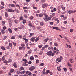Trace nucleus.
<instances>
[{"mask_svg": "<svg viewBox=\"0 0 76 76\" xmlns=\"http://www.w3.org/2000/svg\"><path fill=\"white\" fill-rule=\"evenodd\" d=\"M43 15L45 17L43 18L44 20H45V22H48V21H49V20H50L51 19V18L50 17H48V16L47 15V13H44Z\"/></svg>", "mask_w": 76, "mask_h": 76, "instance_id": "1", "label": "nucleus"}, {"mask_svg": "<svg viewBox=\"0 0 76 76\" xmlns=\"http://www.w3.org/2000/svg\"><path fill=\"white\" fill-rule=\"evenodd\" d=\"M63 60V57L62 56H60V58H58L56 59L57 61L58 62H61V60Z\"/></svg>", "mask_w": 76, "mask_h": 76, "instance_id": "2", "label": "nucleus"}, {"mask_svg": "<svg viewBox=\"0 0 76 76\" xmlns=\"http://www.w3.org/2000/svg\"><path fill=\"white\" fill-rule=\"evenodd\" d=\"M51 53H52V51H50L47 52L46 54L48 56H51Z\"/></svg>", "mask_w": 76, "mask_h": 76, "instance_id": "3", "label": "nucleus"}, {"mask_svg": "<svg viewBox=\"0 0 76 76\" xmlns=\"http://www.w3.org/2000/svg\"><path fill=\"white\" fill-rule=\"evenodd\" d=\"M35 69V67L34 66H31V67H30L29 69V70L31 71H33V70H34Z\"/></svg>", "mask_w": 76, "mask_h": 76, "instance_id": "4", "label": "nucleus"}, {"mask_svg": "<svg viewBox=\"0 0 76 76\" xmlns=\"http://www.w3.org/2000/svg\"><path fill=\"white\" fill-rule=\"evenodd\" d=\"M42 8L45 9V7H47V4L45 3H44L42 5Z\"/></svg>", "mask_w": 76, "mask_h": 76, "instance_id": "5", "label": "nucleus"}, {"mask_svg": "<svg viewBox=\"0 0 76 76\" xmlns=\"http://www.w3.org/2000/svg\"><path fill=\"white\" fill-rule=\"evenodd\" d=\"M53 29L57 30V31H61V30L58 28V27H53Z\"/></svg>", "mask_w": 76, "mask_h": 76, "instance_id": "6", "label": "nucleus"}, {"mask_svg": "<svg viewBox=\"0 0 76 76\" xmlns=\"http://www.w3.org/2000/svg\"><path fill=\"white\" fill-rule=\"evenodd\" d=\"M54 20L55 21L57 22V23H60V21H59V20H58V18H56L54 19Z\"/></svg>", "mask_w": 76, "mask_h": 76, "instance_id": "7", "label": "nucleus"}, {"mask_svg": "<svg viewBox=\"0 0 76 76\" xmlns=\"http://www.w3.org/2000/svg\"><path fill=\"white\" fill-rule=\"evenodd\" d=\"M22 61H24L25 63H28V61H27V60L25 59H23L22 60Z\"/></svg>", "mask_w": 76, "mask_h": 76, "instance_id": "8", "label": "nucleus"}, {"mask_svg": "<svg viewBox=\"0 0 76 76\" xmlns=\"http://www.w3.org/2000/svg\"><path fill=\"white\" fill-rule=\"evenodd\" d=\"M35 37H33V38H31L30 39V40L31 41H33V42H34V41H35Z\"/></svg>", "mask_w": 76, "mask_h": 76, "instance_id": "9", "label": "nucleus"}, {"mask_svg": "<svg viewBox=\"0 0 76 76\" xmlns=\"http://www.w3.org/2000/svg\"><path fill=\"white\" fill-rule=\"evenodd\" d=\"M45 69L44 68L43 69V71L42 73V75H44V74H45Z\"/></svg>", "mask_w": 76, "mask_h": 76, "instance_id": "10", "label": "nucleus"}, {"mask_svg": "<svg viewBox=\"0 0 76 76\" xmlns=\"http://www.w3.org/2000/svg\"><path fill=\"white\" fill-rule=\"evenodd\" d=\"M39 37H38L37 38H36V39H35V42H38V41H39Z\"/></svg>", "mask_w": 76, "mask_h": 76, "instance_id": "11", "label": "nucleus"}, {"mask_svg": "<svg viewBox=\"0 0 76 76\" xmlns=\"http://www.w3.org/2000/svg\"><path fill=\"white\" fill-rule=\"evenodd\" d=\"M15 71V69H11L10 70V72L12 73H13V72Z\"/></svg>", "mask_w": 76, "mask_h": 76, "instance_id": "12", "label": "nucleus"}, {"mask_svg": "<svg viewBox=\"0 0 76 76\" xmlns=\"http://www.w3.org/2000/svg\"><path fill=\"white\" fill-rule=\"evenodd\" d=\"M44 22H40V24L41 26H43V25H44Z\"/></svg>", "mask_w": 76, "mask_h": 76, "instance_id": "13", "label": "nucleus"}, {"mask_svg": "<svg viewBox=\"0 0 76 76\" xmlns=\"http://www.w3.org/2000/svg\"><path fill=\"white\" fill-rule=\"evenodd\" d=\"M9 46H10L11 48H13V47L12 46L13 45L12 43H9Z\"/></svg>", "mask_w": 76, "mask_h": 76, "instance_id": "14", "label": "nucleus"}, {"mask_svg": "<svg viewBox=\"0 0 76 76\" xmlns=\"http://www.w3.org/2000/svg\"><path fill=\"white\" fill-rule=\"evenodd\" d=\"M55 15V13H53L52 15H50V18H53V16H54Z\"/></svg>", "mask_w": 76, "mask_h": 76, "instance_id": "15", "label": "nucleus"}, {"mask_svg": "<svg viewBox=\"0 0 76 76\" xmlns=\"http://www.w3.org/2000/svg\"><path fill=\"white\" fill-rule=\"evenodd\" d=\"M5 16L6 18H7V17H8V15L7 12H5Z\"/></svg>", "mask_w": 76, "mask_h": 76, "instance_id": "16", "label": "nucleus"}, {"mask_svg": "<svg viewBox=\"0 0 76 76\" xmlns=\"http://www.w3.org/2000/svg\"><path fill=\"white\" fill-rule=\"evenodd\" d=\"M22 22L23 23L25 24V23H26V20H23Z\"/></svg>", "mask_w": 76, "mask_h": 76, "instance_id": "17", "label": "nucleus"}, {"mask_svg": "<svg viewBox=\"0 0 76 76\" xmlns=\"http://www.w3.org/2000/svg\"><path fill=\"white\" fill-rule=\"evenodd\" d=\"M31 53H32V50L31 49H30L29 50L28 52V54H31Z\"/></svg>", "mask_w": 76, "mask_h": 76, "instance_id": "18", "label": "nucleus"}, {"mask_svg": "<svg viewBox=\"0 0 76 76\" xmlns=\"http://www.w3.org/2000/svg\"><path fill=\"white\" fill-rule=\"evenodd\" d=\"M30 58L31 60H34V57H33L32 56H31Z\"/></svg>", "mask_w": 76, "mask_h": 76, "instance_id": "19", "label": "nucleus"}, {"mask_svg": "<svg viewBox=\"0 0 76 76\" xmlns=\"http://www.w3.org/2000/svg\"><path fill=\"white\" fill-rule=\"evenodd\" d=\"M8 30L10 32V33H12V29H11V28H8Z\"/></svg>", "mask_w": 76, "mask_h": 76, "instance_id": "20", "label": "nucleus"}, {"mask_svg": "<svg viewBox=\"0 0 76 76\" xmlns=\"http://www.w3.org/2000/svg\"><path fill=\"white\" fill-rule=\"evenodd\" d=\"M34 17L33 16H31L29 17L30 19H31V20H32V19H34Z\"/></svg>", "mask_w": 76, "mask_h": 76, "instance_id": "21", "label": "nucleus"}, {"mask_svg": "<svg viewBox=\"0 0 76 76\" xmlns=\"http://www.w3.org/2000/svg\"><path fill=\"white\" fill-rule=\"evenodd\" d=\"M50 73V70H47L46 72L45 73V75H46V74H48V73Z\"/></svg>", "mask_w": 76, "mask_h": 76, "instance_id": "22", "label": "nucleus"}, {"mask_svg": "<svg viewBox=\"0 0 76 76\" xmlns=\"http://www.w3.org/2000/svg\"><path fill=\"white\" fill-rule=\"evenodd\" d=\"M1 32L3 34H5V31L4 30H3L2 29H1Z\"/></svg>", "mask_w": 76, "mask_h": 76, "instance_id": "23", "label": "nucleus"}, {"mask_svg": "<svg viewBox=\"0 0 76 76\" xmlns=\"http://www.w3.org/2000/svg\"><path fill=\"white\" fill-rule=\"evenodd\" d=\"M13 66L15 67V68H17V66L16 65V64L15 63L13 65Z\"/></svg>", "mask_w": 76, "mask_h": 76, "instance_id": "24", "label": "nucleus"}, {"mask_svg": "<svg viewBox=\"0 0 76 76\" xmlns=\"http://www.w3.org/2000/svg\"><path fill=\"white\" fill-rule=\"evenodd\" d=\"M25 73V71L24 70L22 71H21L20 72L21 74H24Z\"/></svg>", "mask_w": 76, "mask_h": 76, "instance_id": "25", "label": "nucleus"}, {"mask_svg": "<svg viewBox=\"0 0 76 76\" xmlns=\"http://www.w3.org/2000/svg\"><path fill=\"white\" fill-rule=\"evenodd\" d=\"M72 12V10H70L68 11V13L69 14H71Z\"/></svg>", "mask_w": 76, "mask_h": 76, "instance_id": "26", "label": "nucleus"}, {"mask_svg": "<svg viewBox=\"0 0 76 76\" xmlns=\"http://www.w3.org/2000/svg\"><path fill=\"white\" fill-rule=\"evenodd\" d=\"M1 49L3 50H4V51H5V50H6V49H5L4 47L3 46H2V47H1Z\"/></svg>", "mask_w": 76, "mask_h": 76, "instance_id": "27", "label": "nucleus"}, {"mask_svg": "<svg viewBox=\"0 0 76 76\" xmlns=\"http://www.w3.org/2000/svg\"><path fill=\"white\" fill-rule=\"evenodd\" d=\"M12 43L13 44V45L14 47H16V43H15L14 42H12Z\"/></svg>", "mask_w": 76, "mask_h": 76, "instance_id": "28", "label": "nucleus"}, {"mask_svg": "<svg viewBox=\"0 0 76 76\" xmlns=\"http://www.w3.org/2000/svg\"><path fill=\"white\" fill-rule=\"evenodd\" d=\"M23 38L24 40H25V39L26 38V35H24L23 36Z\"/></svg>", "mask_w": 76, "mask_h": 76, "instance_id": "29", "label": "nucleus"}, {"mask_svg": "<svg viewBox=\"0 0 76 76\" xmlns=\"http://www.w3.org/2000/svg\"><path fill=\"white\" fill-rule=\"evenodd\" d=\"M28 25L30 26H32V24H31V23L30 21H29Z\"/></svg>", "mask_w": 76, "mask_h": 76, "instance_id": "30", "label": "nucleus"}, {"mask_svg": "<svg viewBox=\"0 0 76 76\" xmlns=\"http://www.w3.org/2000/svg\"><path fill=\"white\" fill-rule=\"evenodd\" d=\"M39 16L40 18H41L43 16V14H39Z\"/></svg>", "mask_w": 76, "mask_h": 76, "instance_id": "31", "label": "nucleus"}, {"mask_svg": "<svg viewBox=\"0 0 76 76\" xmlns=\"http://www.w3.org/2000/svg\"><path fill=\"white\" fill-rule=\"evenodd\" d=\"M4 63H6V64H7V63H9V62H8V61H7V60H5L3 62Z\"/></svg>", "mask_w": 76, "mask_h": 76, "instance_id": "32", "label": "nucleus"}, {"mask_svg": "<svg viewBox=\"0 0 76 76\" xmlns=\"http://www.w3.org/2000/svg\"><path fill=\"white\" fill-rule=\"evenodd\" d=\"M66 45L69 48H71V46L67 44H66Z\"/></svg>", "mask_w": 76, "mask_h": 76, "instance_id": "33", "label": "nucleus"}, {"mask_svg": "<svg viewBox=\"0 0 76 76\" xmlns=\"http://www.w3.org/2000/svg\"><path fill=\"white\" fill-rule=\"evenodd\" d=\"M11 39H15V36H12L11 38Z\"/></svg>", "mask_w": 76, "mask_h": 76, "instance_id": "34", "label": "nucleus"}, {"mask_svg": "<svg viewBox=\"0 0 76 76\" xmlns=\"http://www.w3.org/2000/svg\"><path fill=\"white\" fill-rule=\"evenodd\" d=\"M42 45H38V47L39 48H41L42 47Z\"/></svg>", "mask_w": 76, "mask_h": 76, "instance_id": "35", "label": "nucleus"}, {"mask_svg": "<svg viewBox=\"0 0 76 76\" xmlns=\"http://www.w3.org/2000/svg\"><path fill=\"white\" fill-rule=\"evenodd\" d=\"M15 11L16 13H19V11L18 10V9H15Z\"/></svg>", "mask_w": 76, "mask_h": 76, "instance_id": "36", "label": "nucleus"}, {"mask_svg": "<svg viewBox=\"0 0 76 76\" xmlns=\"http://www.w3.org/2000/svg\"><path fill=\"white\" fill-rule=\"evenodd\" d=\"M14 22L16 23H19V21H18L17 20H15Z\"/></svg>", "mask_w": 76, "mask_h": 76, "instance_id": "37", "label": "nucleus"}, {"mask_svg": "<svg viewBox=\"0 0 76 76\" xmlns=\"http://www.w3.org/2000/svg\"><path fill=\"white\" fill-rule=\"evenodd\" d=\"M12 12V10L11 9H9L8 10V12Z\"/></svg>", "mask_w": 76, "mask_h": 76, "instance_id": "38", "label": "nucleus"}, {"mask_svg": "<svg viewBox=\"0 0 76 76\" xmlns=\"http://www.w3.org/2000/svg\"><path fill=\"white\" fill-rule=\"evenodd\" d=\"M70 32H73V28H71L70 30Z\"/></svg>", "mask_w": 76, "mask_h": 76, "instance_id": "39", "label": "nucleus"}, {"mask_svg": "<svg viewBox=\"0 0 76 76\" xmlns=\"http://www.w3.org/2000/svg\"><path fill=\"white\" fill-rule=\"evenodd\" d=\"M21 47H25V44L24 43L21 44Z\"/></svg>", "mask_w": 76, "mask_h": 76, "instance_id": "40", "label": "nucleus"}, {"mask_svg": "<svg viewBox=\"0 0 76 76\" xmlns=\"http://www.w3.org/2000/svg\"><path fill=\"white\" fill-rule=\"evenodd\" d=\"M20 19V20H23V17L22 16H20L19 17Z\"/></svg>", "mask_w": 76, "mask_h": 76, "instance_id": "41", "label": "nucleus"}, {"mask_svg": "<svg viewBox=\"0 0 76 76\" xmlns=\"http://www.w3.org/2000/svg\"><path fill=\"white\" fill-rule=\"evenodd\" d=\"M4 7L0 5V9H4Z\"/></svg>", "mask_w": 76, "mask_h": 76, "instance_id": "42", "label": "nucleus"}, {"mask_svg": "<svg viewBox=\"0 0 76 76\" xmlns=\"http://www.w3.org/2000/svg\"><path fill=\"white\" fill-rule=\"evenodd\" d=\"M62 10H63V11H65L66 10V8H65V7H63L62 8Z\"/></svg>", "mask_w": 76, "mask_h": 76, "instance_id": "43", "label": "nucleus"}, {"mask_svg": "<svg viewBox=\"0 0 76 76\" xmlns=\"http://www.w3.org/2000/svg\"><path fill=\"white\" fill-rule=\"evenodd\" d=\"M44 65V64L43 63H41L40 64V66H43Z\"/></svg>", "mask_w": 76, "mask_h": 76, "instance_id": "44", "label": "nucleus"}, {"mask_svg": "<svg viewBox=\"0 0 76 76\" xmlns=\"http://www.w3.org/2000/svg\"><path fill=\"white\" fill-rule=\"evenodd\" d=\"M7 36H4V39H3V40H6V38H7Z\"/></svg>", "mask_w": 76, "mask_h": 76, "instance_id": "45", "label": "nucleus"}, {"mask_svg": "<svg viewBox=\"0 0 76 76\" xmlns=\"http://www.w3.org/2000/svg\"><path fill=\"white\" fill-rule=\"evenodd\" d=\"M34 35V33H31L30 34V36L31 37H32V35Z\"/></svg>", "mask_w": 76, "mask_h": 76, "instance_id": "46", "label": "nucleus"}, {"mask_svg": "<svg viewBox=\"0 0 76 76\" xmlns=\"http://www.w3.org/2000/svg\"><path fill=\"white\" fill-rule=\"evenodd\" d=\"M24 40H25V43H27V42H28V39H25Z\"/></svg>", "mask_w": 76, "mask_h": 76, "instance_id": "47", "label": "nucleus"}, {"mask_svg": "<svg viewBox=\"0 0 76 76\" xmlns=\"http://www.w3.org/2000/svg\"><path fill=\"white\" fill-rule=\"evenodd\" d=\"M20 69L21 70H24V68H23V67H20Z\"/></svg>", "mask_w": 76, "mask_h": 76, "instance_id": "48", "label": "nucleus"}, {"mask_svg": "<svg viewBox=\"0 0 76 76\" xmlns=\"http://www.w3.org/2000/svg\"><path fill=\"white\" fill-rule=\"evenodd\" d=\"M54 55H55V53H54V52H53L51 53V56H53Z\"/></svg>", "mask_w": 76, "mask_h": 76, "instance_id": "49", "label": "nucleus"}, {"mask_svg": "<svg viewBox=\"0 0 76 76\" xmlns=\"http://www.w3.org/2000/svg\"><path fill=\"white\" fill-rule=\"evenodd\" d=\"M69 69L70 71H71V72H73V68H72L69 67Z\"/></svg>", "mask_w": 76, "mask_h": 76, "instance_id": "50", "label": "nucleus"}, {"mask_svg": "<svg viewBox=\"0 0 76 76\" xmlns=\"http://www.w3.org/2000/svg\"><path fill=\"white\" fill-rule=\"evenodd\" d=\"M1 4L2 6H4V3L3 2H1Z\"/></svg>", "mask_w": 76, "mask_h": 76, "instance_id": "51", "label": "nucleus"}, {"mask_svg": "<svg viewBox=\"0 0 76 76\" xmlns=\"http://www.w3.org/2000/svg\"><path fill=\"white\" fill-rule=\"evenodd\" d=\"M37 29L39 30V29H41V27L39 26V27H37Z\"/></svg>", "mask_w": 76, "mask_h": 76, "instance_id": "52", "label": "nucleus"}, {"mask_svg": "<svg viewBox=\"0 0 76 76\" xmlns=\"http://www.w3.org/2000/svg\"><path fill=\"white\" fill-rule=\"evenodd\" d=\"M36 63L37 64H38V63H39V60L38 59L36 60Z\"/></svg>", "mask_w": 76, "mask_h": 76, "instance_id": "53", "label": "nucleus"}, {"mask_svg": "<svg viewBox=\"0 0 76 76\" xmlns=\"http://www.w3.org/2000/svg\"><path fill=\"white\" fill-rule=\"evenodd\" d=\"M45 48H47L48 47V45H45L44 47Z\"/></svg>", "mask_w": 76, "mask_h": 76, "instance_id": "54", "label": "nucleus"}, {"mask_svg": "<svg viewBox=\"0 0 76 76\" xmlns=\"http://www.w3.org/2000/svg\"><path fill=\"white\" fill-rule=\"evenodd\" d=\"M54 45H55V46H56V47H58V44L57 43H55L54 44Z\"/></svg>", "mask_w": 76, "mask_h": 76, "instance_id": "55", "label": "nucleus"}, {"mask_svg": "<svg viewBox=\"0 0 76 76\" xmlns=\"http://www.w3.org/2000/svg\"><path fill=\"white\" fill-rule=\"evenodd\" d=\"M24 10H26V9H27V7H24L23 8Z\"/></svg>", "mask_w": 76, "mask_h": 76, "instance_id": "56", "label": "nucleus"}, {"mask_svg": "<svg viewBox=\"0 0 76 76\" xmlns=\"http://www.w3.org/2000/svg\"><path fill=\"white\" fill-rule=\"evenodd\" d=\"M49 23L50 24V25H53V24H54L53 23V22H50Z\"/></svg>", "mask_w": 76, "mask_h": 76, "instance_id": "57", "label": "nucleus"}, {"mask_svg": "<svg viewBox=\"0 0 76 76\" xmlns=\"http://www.w3.org/2000/svg\"><path fill=\"white\" fill-rule=\"evenodd\" d=\"M21 26L23 29H24L25 28V26L24 25H22Z\"/></svg>", "mask_w": 76, "mask_h": 76, "instance_id": "58", "label": "nucleus"}, {"mask_svg": "<svg viewBox=\"0 0 76 76\" xmlns=\"http://www.w3.org/2000/svg\"><path fill=\"white\" fill-rule=\"evenodd\" d=\"M8 62H12V60L11 59H9L8 60Z\"/></svg>", "mask_w": 76, "mask_h": 76, "instance_id": "59", "label": "nucleus"}, {"mask_svg": "<svg viewBox=\"0 0 76 76\" xmlns=\"http://www.w3.org/2000/svg\"><path fill=\"white\" fill-rule=\"evenodd\" d=\"M63 69L64 70L65 72H66V71H67V69L66 68H64Z\"/></svg>", "mask_w": 76, "mask_h": 76, "instance_id": "60", "label": "nucleus"}, {"mask_svg": "<svg viewBox=\"0 0 76 76\" xmlns=\"http://www.w3.org/2000/svg\"><path fill=\"white\" fill-rule=\"evenodd\" d=\"M19 37L21 39L22 38V35H19Z\"/></svg>", "mask_w": 76, "mask_h": 76, "instance_id": "61", "label": "nucleus"}, {"mask_svg": "<svg viewBox=\"0 0 76 76\" xmlns=\"http://www.w3.org/2000/svg\"><path fill=\"white\" fill-rule=\"evenodd\" d=\"M23 64V65H24V66H28V64H26V63H24V64Z\"/></svg>", "mask_w": 76, "mask_h": 76, "instance_id": "62", "label": "nucleus"}, {"mask_svg": "<svg viewBox=\"0 0 76 76\" xmlns=\"http://www.w3.org/2000/svg\"><path fill=\"white\" fill-rule=\"evenodd\" d=\"M30 45L32 46V45H35V43H33V44L31 43L30 44Z\"/></svg>", "mask_w": 76, "mask_h": 76, "instance_id": "63", "label": "nucleus"}, {"mask_svg": "<svg viewBox=\"0 0 76 76\" xmlns=\"http://www.w3.org/2000/svg\"><path fill=\"white\" fill-rule=\"evenodd\" d=\"M22 48H23V47H20L19 48V50H22Z\"/></svg>", "mask_w": 76, "mask_h": 76, "instance_id": "64", "label": "nucleus"}]
</instances>
